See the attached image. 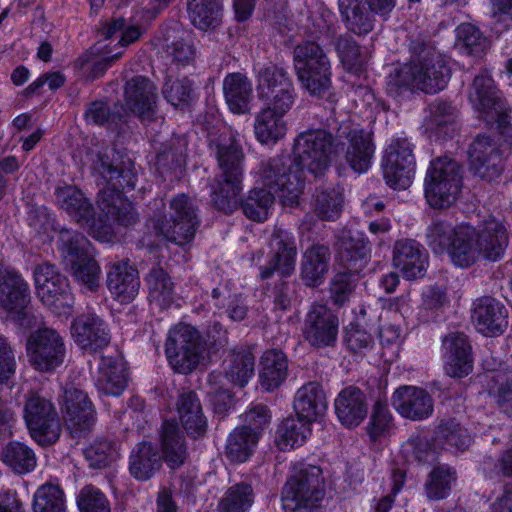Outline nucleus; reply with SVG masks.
Returning a JSON list of instances; mask_svg holds the SVG:
<instances>
[{
	"label": "nucleus",
	"instance_id": "f257e3e1",
	"mask_svg": "<svg viewBox=\"0 0 512 512\" xmlns=\"http://www.w3.org/2000/svg\"><path fill=\"white\" fill-rule=\"evenodd\" d=\"M262 187L249 192L243 201V214L251 221L264 222L274 207L275 195L283 206L293 207L299 203L304 190L302 170L285 158H270L263 161L258 171Z\"/></svg>",
	"mask_w": 512,
	"mask_h": 512
},
{
	"label": "nucleus",
	"instance_id": "f03ea898",
	"mask_svg": "<svg viewBox=\"0 0 512 512\" xmlns=\"http://www.w3.org/2000/svg\"><path fill=\"white\" fill-rule=\"evenodd\" d=\"M93 171L108 184L98 195L100 221L122 224L136 222L138 217L132 203L120 191L133 190L136 186L137 171L134 162L106 147L98 152L93 162Z\"/></svg>",
	"mask_w": 512,
	"mask_h": 512
},
{
	"label": "nucleus",
	"instance_id": "7ed1b4c3",
	"mask_svg": "<svg viewBox=\"0 0 512 512\" xmlns=\"http://www.w3.org/2000/svg\"><path fill=\"white\" fill-rule=\"evenodd\" d=\"M411 49L413 58L388 75L387 93L398 98L407 91L433 94L443 90L450 78L446 58L423 43L414 44Z\"/></svg>",
	"mask_w": 512,
	"mask_h": 512
},
{
	"label": "nucleus",
	"instance_id": "20e7f679",
	"mask_svg": "<svg viewBox=\"0 0 512 512\" xmlns=\"http://www.w3.org/2000/svg\"><path fill=\"white\" fill-rule=\"evenodd\" d=\"M241 135L237 131L211 137L209 146L215 154L220 174L212 189V202L215 207L230 214L237 207V196L242 190L243 162Z\"/></svg>",
	"mask_w": 512,
	"mask_h": 512
},
{
	"label": "nucleus",
	"instance_id": "39448f33",
	"mask_svg": "<svg viewBox=\"0 0 512 512\" xmlns=\"http://www.w3.org/2000/svg\"><path fill=\"white\" fill-rule=\"evenodd\" d=\"M62 263L65 270L83 288L96 292L100 287L101 267L95 249L81 233H71L63 227L60 231Z\"/></svg>",
	"mask_w": 512,
	"mask_h": 512
},
{
	"label": "nucleus",
	"instance_id": "423d86ee",
	"mask_svg": "<svg viewBox=\"0 0 512 512\" xmlns=\"http://www.w3.org/2000/svg\"><path fill=\"white\" fill-rule=\"evenodd\" d=\"M294 159L288 156H277L292 161L304 174V169L318 177L331 166L337 155L333 136L325 129H308L299 133L293 142ZM305 180V177L303 176Z\"/></svg>",
	"mask_w": 512,
	"mask_h": 512
},
{
	"label": "nucleus",
	"instance_id": "0eeeda50",
	"mask_svg": "<svg viewBox=\"0 0 512 512\" xmlns=\"http://www.w3.org/2000/svg\"><path fill=\"white\" fill-rule=\"evenodd\" d=\"M462 187L461 166L454 159L443 156L431 161L424 180L427 203L434 209L452 206Z\"/></svg>",
	"mask_w": 512,
	"mask_h": 512
},
{
	"label": "nucleus",
	"instance_id": "6e6552de",
	"mask_svg": "<svg viewBox=\"0 0 512 512\" xmlns=\"http://www.w3.org/2000/svg\"><path fill=\"white\" fill-rule=\"evenodd\" d=\"M294 67L302 87L310 95L325 97L331 88V65L323 49L306 41L294 49Z\"/></svg>",
	"mask_w": 512,
	"mask_h": 512
},
{
	"label": "nucleus",
	"instance_id": "1a4fd4ad",
	"mask_svg": "<svg viewBox=\"0 0 512 512\" xmlns=\"http://www.w3.org/2000/svg\"><path fill=\"white\" fill-rule=\"evenodd\" d=\"M427 242L436 253L447 251L451 261L461 268L479 258L475 226H430Z\"/></svg>",
	"mask_w": 512,
	"mask_h": 512
},
{
	"label": "nucleus",
	"instance_id": "9d476101",
	"mask_svg": "<svg viewBox=\"0 0 512 512\" xmlns=\"http://www.w3.org/2000/svg\"><path fill=\"white\" fill-rule=\"evenodd\" d=\"M324 497L322 470L308 465L295 472L282 491L285 512H317Z\"/></svg>",
	"mask_w": 512,
	"mask_h": 512
},
{
	"label": "nucleus",
	"instance_id": "9b49d317",
	"mask_svg": "<svg viewBox=\"0 0 512 512\" xmlns=\"http://www.w3.org/2000/svg\"><path fill=\"white\" fill-rule=\"evenodd\" d=\"M205 349V342L196 328L180 323L170 331L165 344L166 357L172 368L183 374L194 370Z\"/></svg>",
	"mask_w": 512,
	"mask_h": 512
},
{
	"label": "nucleus",
	"instance_id": "f8f14e48",
	"mask_svg": "<svg viewBox=\"0 0 512 512\" xmlns=\"http://www.w3.org/2000/svg\"><path fill=\"white\" fill-rule=\"evenodd\" d=\"M256 92L264 107L289 112L297 94L289 72L275 64L260 68L256 74Z\"/></svg>",
	"mask_w": 512,
	"mask_h": 512
},
{
	"label": "nucleus",
	"instance_id": "ddd939ff",
	"mask_svg": "<svg viewBox=\"0 0 512 512\" xmlns=\"http://www.w3.org/2000/svg\"><path fill=\"white\" fill-rule=\"evenodd\" d=\"M23 412L30 435L39 445L49 446L59 439L61 421L50 399L31 392L26 396Z\"/></svg>",
	"mask_w": 512,
	"mask_h": 512
},
{
	"label": "nucleus",
	"instance_id": "4468645a",
	"mask_svg": "<svg viewBox=\"0 0 512 512\" xmlns=\"http://www.w3.org/2000/svg\"><path fill=\"white\" fill-rule=\"evenodd\" d=\"M337 154L344 152L346 163L356 173H365L371 167L375 146L370 133L359 125L342 123L336 136Z\"/></svg>",
	"mask_w": 512,
	"mask_h": 512
},
{
	"label": "nucleus",
	"instance_id": "2eb2a0df",
	"mask_svg": "<svg viewBox=\"0 0 512 512\" xmlns=\"http://www.w3.org/2000/svg\"><path fill=\"white\" fill-rule=\"evenodd\" d=\"M415 165L411 143L404 138L391 140L382 161L383 177L386 184L395 190L407 189L412 183Z\"/></svg>",
	"mask_w": 512,
	"mask_h": 512
},
{
	"label": "nucleus",
	"instance_id": "dca6fc26",
	"mask_svg": "<svg viewBox=\"0 0 512 512\" xmlns=\"http://www.w3.org/2000/svg\"><path fill=\"white\" fill-rule=\"evenodd\" d=\"M26 350L30 364L41 372H50L60 366L66 352L63 338L50 328L32 333L27 339Z\"/></svg>",
	"mask_w": 512,
	"mask_h": 512
},
{
	"label": "nucleus",
	"instance_id": "f3484780",
	"mask_svg": "<svg viewBox=\"0 0 512 512\" xmlns=\"http://www.w3.org/2000/svg\"><path fill=\"white\" fill-rule=\"evenodd\" d=\"M469 100L473 107L483 114L487 124L497 123L501 127L506 123L504 104L489 74L481 73L474 78Z\"/></svg>",
	"mask_w": 512,
	"mask_h": 512
},
{
	"label": "nucleus",
	"instance_id": "a211bd4d",
	"mask_svg": "<svg viewBox=\"0 0 512 512\" xmlns=\"http://www.w3.org/2000/svg\"><path fill=\"white\" fill-rule=\"evenodd\" d=\"M29 301V287L24 279L16 271L0 266V306L21 326L25 325Z\"/></svg>",
	"mask_w": 512,
	"mask_h": 512
},
{
	"label": "nucleus",
	"instance_id": "6ab92c4d",
	"mask_svg": "<svg viewBox=\"0 0 512 512\" xmlns=\"http://www.w3.org/2000/svg\"><path fill=\"white\" fill-rule=\"evenodd\" d=\"M272 256L268 263L260 267V278H271L275 272L281 277L293 274L296 265L297 248L295 239L282 228L275 229L270 241Z\"/></svg>",
	"mask_w": 512,
	"mask_h": 512
},
{
	"label": "nucleus",
	"instance_id": "aec40b11",
	"mask_svg": "<svg viewBox=\"0 0 512 512\" xmlns=\"http://www.w3.org/2000/svg\"><path fill=\"white\" fill-rule=\"evenodd\" d=\"M71 336L82 350L88 352H98L111 341L108 325L94 313L77 316L71 323Z\"/></svg>",
	"mask_w": 512,
	"mask_h": 512
},
{
	"label": "nucleus",
	"instance_id": "412c9836",
	"mask_svg": "<svg viewBox=\"0 0 512 512\" xmlns=\"http://www.w3.org/2000/svg\"><path fill=\"white\" fill-rule=\"evenodd\" d=\"M470 170L481 179L492 181L503 169V157L498 146L490 137L478 136L469 148Z\"/></svg>",
	"mask_w": 512,
	"mask_h": 512
},
{
	"label": "nucleus",
	"instance_id": "4be33fe9",
	"mask_svg": "<svg viewBox=\"0 0 512 512\" xmlns=\"http://www.w3.org/2000/svg\"><path fill=\"white\" fill-rule=\"evenodd\" d=\"M338 265L350 275L362 271L370 260L368 241L357 231L344 227L338 236Z\"/></svg>",
	"mask_w": 512,
	"mask_h": 512
},
{
	"label": "nucleus",
	"instance_id": "5701e85b",
	"mask_svg": "<svg viewBox=\"0 0 512 512\" xmlns=\"http://www.w3.org/2000/svg\"><path fill=\"white\" fill-rule=\"evenodd\" d=\"M471 319L480 333L494 337L506 330L508 310L499 300L491 296H483L474 300Z\"/></svg>",
	"mask_w": 512,
	"mask_h": 512
},
{
	"label": "nucleus",
	"instance_id": "b1692460",
	"mask_svg": "<svg viewBox=\"0 0 512 512\" xmlns=\"http://www.w3.org/2000/svg\"><path fill=\"white\" fill-rule=\"evenodd\" d=\"M338 335V318L325 305H313L305 319L304 337L314 347L333 346Z\"/></svg>",
	"mask_w": 512,
	"mask_h": 512
},
{
	"label": "nucleus",
	"instance_id": "393cba45",
	"mask_svg": "<svg viewBox=\"0 0 512 512\" xmlns=\"http://www.w3.org/2000/svg\"><path fill=\"white\" fill-rule=\"evenodd\" d=\"M393 265L400 269L406 279H417L425 275L428 256L415 240H398L393 248Z\"/></svg>",
	"mask_w": 512,
	"mask_h": 512
},
{
	"label": "nucleus",
	"instance_id": "a878e982",
	"mask_svg": "<svg viewBox=\"0 0 512 512\" xmlns=\"http://www.w3.org/2000/svg\"><path fill=\"white\" fill-rule=\"evenodd\" d=\"M446 349L445 371L453 378L467 376L473 369L471 346L467 336L461 332H451L443 339Z\"/></svg>",
	"mask_w": 512,
	"mask_h": 512
},
{
	"label": "nucleus",
	"instance_id": "bb28decb",
	"mask_svg": "<svg viewBox=\"0 0 512 512\" xmlns=\"http://www.w3.org/2000/svg\"><path fill=\"white\" fill-rule=\"evenodd\" d=\"M392 404L400 415L411 420H423L433 412V400L424 390L414 386L398 388Z\"/></svg>",
	"mask_w": 512,
	"mask_h": 512
},
{
	"label": "nucleus",
	"instance_id": "cd10ccee",
	"mask_svg": "<svg viewBox=\"0 0 512 512\" xmlns=\"http://www.w3.org/2000/svg\"><path fill=\"white\" fill-rule=\"evenodd\" d=\"M176 411L179 421L189 437L197 439L205 435L208 427L207 418L194 391L183 389L179 393Z\"/></svg>",
	"mask_w": 512,
	"mask_h": 512
},
{
	"label": "nucleus",
	"instance_id": "c85d7f7f",
	"mask_svg": "<svg viewBox=\"0 0 512 512\" xmlns=\"http://www.w3.org/2000/svg\"><path fill=\"white\" fill-rule=\"evenodd\" d=\"M106 282L111 294L121 303H129L138 295L140 288L138 270L128 261L111 264Z\"/></svg>",
	"mask_w": 512,
	"mask_h": 512
},
{
	"label": "nucleus",
	"instance_id": "c756f323",
	"mask_svg": "<svg viewBox=\"0 0 512 512\" xmlns=\"http://www.w3.org/2000/svg\"><path fill=\"white\" fill-rule=\"evenodd\" d=\"M63 412L71 429L79 432L90 430L95 421V413L88 395L77 388L65 391Z\"/></svg>",
	"mask_w": 512,
	"mask_h": 512
},
{
	"label": "nucleus",
	"instance_id": "7c9ffc66",
	"mask_svg": "<svg viewBox=\"0 0 512 512\" xmlns=\"http://www.w3.org/2000/svg\"><path fill=\"white\" fill-rule=\"evenodd\" d=\"M152 81L135 76L125 85V105L141 119L149 118L156 106L157 92Z\"/></svg>",
	"mask_w": 512,
	"mask_h": 512
},
{
	"label": "nucleus",
	"instance_id": "2f4dec72",
	"mask_svg": "<svg viewBox=\"0 0 512 512\" xmlns=\"http://www.w3.org/2000/svg\"><path fill=\"white\" fill-rule=\"evenodd\" d=\"M128 375L123 358L114 356H102L96 379L98 391L105 395L119 396L126 389Z\"/></svg>",
	"mask_w": 512,
	"mask_h": 512
},
{
	"label": "nucleus",
	"instance_id": "473e14b6",
	"mask_svg": "<svg viewBox=\"0 0 512 512\" xmlns=\"http://www.w3.org/2000/svg\"><path fill=\"white\" fill-rule=\"evenodd\" d=\"M335 412L344 426H358L368 412L367 399L363 391L355 386L342 389L335 399Z\"/></svg>",
	"mask_w": 512,
	"mask_h": 512
},
{
	"label": "nucleus",
	"instance_id": "72a5a7b5",
	"mask_svg": "<svg viewBox=\"0 0 512 512\" xmlns=\"http://www.w3.org/2000/svg\"><path fill=\"white\" fill-rule=\"evenodd\" d=\"M159 437L162 460L171 469L182 466L188 457V450L185 436L178 423L174 420H165L161 426Z\"/></svg>",
	"mask_w": 512,
	"mask_h": 512
},
{
	"label": "nucleus",
	"instance_id": "f704fd0d",
	"mask_svg": "<svg viewBox=\"0 0 512 512\" xmlns=\"http://www.w3.org/2000/svg\"><path fill=\"white\" fill-rule=\"evenodd\" d=\"M294 408L298 417L306 422L316 421L327 409V400L322 386L309 382L300 387L294 397Z\"/></svg>",
	"mask_w": 512,
	"mask_h": 512
},
{
	"label": "nucleus",
	"instance_id": "c9c22d12",
	"mask_svg": "<svg viewBox=\"0 0 512 512\" xmlns=\"http://www.w3.org/2000/svg\"><path fill=\"white\" fill-rule=\"evenodd\" d=\"M288 112H280L263 107L256 114L254 120V134L261 144H276L287 133V122L284 116Z\"/></svg>",
	"mask_w": 512,
	"mask_h": 512
},
{
	"label": "nucleus",
	"instance_id": "e433bc0d",
	"mask_svg": "<svg viewBox=\"0 0 512 512\" xmlns=\"http://www.w3.org/2000/svg\"><path fill=\"white\" fill-rule=\"evenodd\" d=\"M161 466V454L151 442L143 441L132 449L129 458V471L135 479L148 480Z\"/></svg>",
	"mask_w": 512,
	"mask_h": 512
},
{
	"label": "nucleus",
	"instance_id": "4c0bfd02",
	"mask_svg": "<svg viewBox=\"0 0 512 512\" xmlns=\"http://www.w3.org/2000/svg\"><path fill=\"white\" fill-rule=\"evenodd\" d=\"M223 92L229 109L235 114L250 111L252 83L242 73H230L223 80Z\"/></svg>",
	"mask_w": 512,
	"mask_h": 512
},
{
	"label": "nucleus",
	"instance_id": "58836bf2",
	"mask_svg": "<svg viewBox=\"0 0 512 512\" xmlns=\"http://www.w3.org/2000/svg\"><path fill=\"white\" fill-rule=\"evenodd\" d=\"M458 110L450 102L435 100L428 106L426 130L438 137H451L456 131Z\"/></svg>",
	"mask_w": 512,
	"mask_h": 512
},
{
	"label": "nucleus",
	"instance_id": "ea45409f",
	"mask_svg": "<svg viewBox=\"0 0 512 512\" xmlns=\"http://www.w3.org/2000/svg\"><path fill=\"white\" fill-rule=\"evenodd\" d=\"M330 251L327 246L313 245L308 248L301 260V278L307 286L321 284L329 269Z\"/></svg>",
	"mask_w": 512,
	"mask_h": 512
},
{
	"label": "nucleus",
	"instance_id": "a19ab883",
	"mask_svg": "<svg viewBox=\"0 0 512 512\" xmlns=\"http://www.w3.org/2000/svg\"><path fill=\"white\" fill-rule=\"evenodd\" d=\"M260 384L266 391L280 387L288 375V359L278 349H270L261 357Z\"/></svg>",
	"mask_w": 512,
	"mask_h": 512
},
{
	"label": "nucleus",
	"instance_id": "79ce46f5",
	"mask_svg": "<svg viewBox=\"0 0 512 512\" xmlns=\"http://www.w3.org/2000/svg\"><path fill=\"white\" fill-rule=\"evenodd\" d=\"M479 257L497 261L504 255L509 236L505 226H475Z\"/></svg>",
	"mask_w": 512,
	"mask_h": 512
},
{
	"label": "nucleus",
	"instance_id": "37998d69",
	"mask_svg": "<svg viewBox=\"0 0 512 512\" xmlns=\"http://www.w3.org/2000/svg\"><path fill=\"white\" fill-rule=\"evenodd\" d=\"M56 201L77 223L88 224L94 219L91 203L73 186L59 187L56 190Z\"/></svg>",
	"mask_w": 512,
	"mask_h": 512
},
{
	"label": "nucleus",
	"instance_id": "c03bdc74",
	"mask_svg": "<svg viewBox=\"0 0 512 512\" xmlns=\"http://www.w3.org/2000/svg\"><path fill=\"white\" fill-rule=\"evenodd\" d=\"M150 305L160 310L167 309L174 301V283L161 267L151 269L146 278Z\"/></svg>",
	"mask_w": 512,
	"mask_h": 512
},
{
	"label": "nucleus",
	"instance_id": "a18cd8bd",
	"mask_svg": "<svg viewBox=\"0 0 512 512\" xmlns=\"http://www.w3.org/2000/svg\"><path fill=\"white\" fill-rule=\"evenodd\" d=\"M187 7L192 24L200 30L214 29L222 21L223 0H188Z\"/></svg>",
	"mask_w": 512,
	"mask_h": 512
},
{
	"label": "nucleus",
	"instance_id": "49530a36",
	"mask_svg": "<svg viewBox=\"0 0 512 512\" xmlns=\"http://www.w3.org/2000/svg\"><path fill=\"white\" fill-rule=\"evenodd\" d=\"M225 377L239 387H244L254 375L255 357L245 348L233 350L225 359Z\"/></svg>",
	"mask_w": 512,
	"mask_h": 512
},
{
	"label": "nucleus",
	"instance_id": "de8ad7c7",
	"mask_svg": "<svg viewBox=\"0 0 512 512\" xmlns=\"http://www.w3.org/2000/svg\"><path fill=\"white\" fill-rule=\"evenodd\" d=\"M0 459L14 473L27 474L37 465V457L32 448L19 441L8 442L1 451Z\"/></svg>",
	"mask_w": 512,
	"mask_h": 512
},
{
	"label": "nucleus",
	"instance_id": "09e8293b",
	"mask_svg": "<svg viewBox=\"0 0 512 512\" xmlns=\"http://www.w3.org/2000/svg\"><path fill=\"white\" fill-rule=\"evenodd\" d=\"M342 204L340 187L327 185L316 190L314 212L321 221H336L342 212Z\"/></svg>",
	"mask_w": 512,
	"mask_h": 512
},
{
	"label": "nucleus",
	"instance_id": "8fccbe9b",
	"mask_svg": "<svg viewBox=\"0 0 512 512\" xmlns=\"http://www.w3.org/2000/svg\"><path fill=\"white\" fill-rule=\"evenodd\" d=\"M260 437L249 428L236 427L229 435L226 456L233 462H245L253 453Z\"/></svg>",
	"mask_w": 512,
	"mask_h": 512
},
{
	"label": "nucleus",
	"instance_id": "3c124183",
	"mask_svg": "<svg viewBox=\"0 0 512 512\" xmlns=\"http://www.w3.org/2000/svg\"><path fill=\"white\" fill-rule=\"evenodd\" d=\"M339 9L344 17L346 27L355 34H367L373 29L371 13L361 5L359 0H338Z\"/></svg>",
	"mask_w": 512,
	"mask_h": 512
},
{
	"label": "nucleus",
	"instance_id": "603ef678",
	"mask_svg": "<svg viewBox=\"0 0 512 512\" xmlns=\"http://www.w3.org/2000/svg\"><path fill=\"white\" fill-rule=\"evenodd\" d=\"M255 499L253 488L245 482L229 487L219 501L218 512H249Z\"/></svg>",
	"mask_w": 512,
	"mask_h": 512
},
{
	"label": "nucleus",
	"instance_id": "864d4df0",
	"mask_svg": "<svg viewBox=\"0 0 512 512\" xmlns=\"http://www.w3.org/2000/svg\"><path fill=\"white\" fill-rule=\"evenodd\" d=\"M298 417L282 421L276 432V443L281 450L292 449L304 443L309 433V422Z\"/></svg>",
	"mask_w": 512,
	"mask_h": 512
},
{
	"label": "nucleus",
	"instance_id": "5fc2aeb1",
	"mask_svg": "<svg viewBox=\"0 0 512 512\" xmlns=\"http://www.w3.org/2000/svg\"><path fill=\"white\" fill-rule=\"evenodd\" d=\"M456 480V470L447 465H438L429 473L425 484L426 496L430 500L446 498Z\"/></svg>",
	"mask_w": 512,
	"mask_h": 512
},
{
	"label": "nucleus",
	"instance_id": "6e6d98bb",
	"mask_svg": "<svg viewBox=\"0 0 512 512\" xmlns=\"http://www.w3.org/2000/svg\"><path fill=\"white\" fill-rule=\"evenodd\" d=\"M84 457L91 468L103 469L118 459L119 452L114 442L98 438L85 448Z\"/></svg>",
	"mask_w": 512,
	"mask_h": 512
},
{
	"label": "nucleus",
	"instance_id": "4d7b16f0",
	"mask_svg": "<svg viewBox=\"0 0 512 512\" xmlns=\"http://www.w3.org/2000/svg\"><path fill=\"white\" fill-rule=\"evenodd\" d=\"M37 295L49 308L58 310L69 306L71 295L68 279L64 275L55 277L54 281L38 289Z\"/></svg>",
	"mask_w": 512,
	"mask_h": 512
},
{
	"label": "nucleus",
	"instance_id": "13d9d810",
	"mask_svg": "<svg viewBox=\"0 0 512 512\" xmlns=\"http://www.w3.org/2000/svg\"><path fill=\"white\" fill-rule=\"evenodd\" d=\"M457 47L467 55L479 57L488 48L487 39L481 31L470 23H462L456 29Z\"/></svg>",
	"mask_w": 512,
	"mask_h": 512
},
{
	"label": "nucleus",
	"instance_id": "bf43d9fd",
	"mask_svg": "<svg viewBox=\"0 0 512 512\" xmlns=\"http://www.w3.org/2000/svg\"><path fill=\"white\" fill-rule=\"evenodd\" d=\"M33 512H66L63 490L54 484L40 486L34 494Z\"/></svg>",
	"mask_w": 512,
	"mask_h": 512
},
{
	"label": "nucleus",
	"instance_id": "052dcab7",
	"mask_svg": "<svg viewBox=\"0 0 512 512\" xmlns=\"http://www.w3.org/2000/svg\"><path fill=\"white\" fill-rule=\"evenodd\" d=\"M436 440L457 450H465L471 443L467 430L453 419L442 421L435 431Z\"/></svg>",
	"mask_w": 512,
	"mask_h": 512
},
{
	"label": "nucleus",
	"instance_id": "680f3d73",
	"mask_svg": "<svg viewBox=\"0 0 512 512\" xmlns=\"http://www.w3.org/2000/svg\"><path fill=\"white\" fill-rule=\"evenodd\" d=\"M490 378V395L502 412L512 414V375L496 372Z\"/></svg>",
	"mask_w": 512,
	"mask_h": 512
},
{
	"label": "nucleus",
	"instance_id": "e2e57ef3",
	"mask_svg": "<svg viewBox=\"0 0 512 512\" xmlns=\"http://www.w3.org/2000/svg\"><path fill=\"white\" fill-rule=\"evenodd\" d=\"M143 32L144 30L140 26L129 24L125 19L118 18L109 22L102 34L106 40L119 37L117 44L124 48L139 40Z\"/></svg>",
	"mask_w": 512,
	"mask_h": 512
},
{
	"label": "nucleus",
	"instance_id": "0e129e2a",
	"mask_svg": "<svg viewBox=\"0 0 512 512\" xmlns=\"http://www.w3.org/2000/svg\"><path fill=\"white\" fill-rule=\"evenodd\" d=\"M170 209L174 224H199L201 221L196 204L184 194L171 200Z\"/></svg>",
	"mask_w": 512,
	"mask_h": 512
},
{
	"label": "nucleus",
	"instance_id": "69168bd1",
	"mask_svg": "<svg viewBox=\"0 0 512 512\" xmlns=\"http://www.w3.org/2000/svg\"><path fill=\"white\" fill-rule=\"evenodd\" d=\"M337 48L342 63L349 72L359 75L364 71L366 59L361 55L356 42L349 38H341Z\"/></svg>",
	"mask_w": 512,
	"mask_h": 512
},
{
	"label": "nucleus",
	"instance_id": "338daca9",
	"mask_svg": "<svg viewBox=\"0 0 512 512\" xmlns=\"http://www.w3.org/2000/svg\"><path fill=\"white\" fill-rule=\"evenodd\" d=\"M162 93L166 100L177 107L187 104L192 99V82L188 78H168L164 83Z\"/></svg>",
	"mask_w": 512,
	"mask_h": 512
},
{
	"label": "nucleus",
	"instance_id": "774afa93",
	"mask_svg": "<svg viewBox=\"0 0 512 512\" xmlns=\"http://www.w3.org/2000/svg\"><path fill=\"white\" fill-rule=\"evenodd\" d=\"M80 512H111L106 496L93 486L84 487L77 498Z\"/></svg>",
	"mask_w": 512,
	"mask_h": 512
}]
</instances>
